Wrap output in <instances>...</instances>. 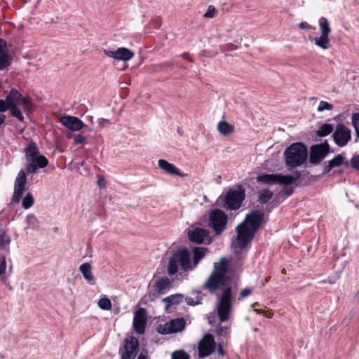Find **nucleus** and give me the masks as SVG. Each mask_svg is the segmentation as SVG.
Returning <instances> with one entry per match:
<instances>
[{"mask_svg": "<svg viewBox=\"0 0 359 359\" xmlns=\"http://www.w3.org/2000/svg\"><path fill=\"white\" fill-rule=\"evenodd\" d=\"M299 27L302 29H311V26L306 22H301Z\"/></svg>", "mask_w": 359, "mask_h": 359, "instance_id": "obj_52", "label": "nucleus"}, {"mask_svg": "<svg viewBox=\"0 0 359 359\" xmlns=\"http://www.w3.org/2000/svg\"><path fill=\"white\" fill-rule=\"evenodd\" d=\"M10 107V104L6 100H0V112L6 111Z\"/></svg>", "mask_w": 359, "mask_h": 359, "instance_id": "obj_47", "label": "nucleus"}, {"mask_svg": "<svg viewBox=\"0 0 359 359\" xmlns=\"http://www.w3.org/2000/svg\"><path fill=\"white\" fill-rule=\"evenodd\" d=\"M6 270V262L5 258H3L0 262V275L4 274Z\"/></svg>", "mask_w": 359, "mask_h": 359, "instance_id": "obj_48", "label": "nucleus"}, {"mask_svg": "<svg viewBox=\"0 0 359 359\" xmlns=\"http://www.w3.org/2000/svg\"><path fill=\"white\" fill-rule=\"evenodd\" d=\"M254 311H255L257 314H259V315L262 314V315H263L264 310L259 309H254Z\"/></svg>", "mask_w": 359, "mask_h": 359, "instance_id": "obj_57", "label": "nucleus"}, {"mask_svg": "<svg viewBox=\"0 0 359 359\" xmlns=\"http://www.w3.org/2000/svg\"><path fill=\"white\" fill-rule=\"evenodd\" d=\"M344 156L341 154H337L335 156L332 160L329 161L328 162L330 163V165L332 166V168L339 167L341 165L344 163Z\"/></svg>", "mask_w": 359, "mask_h": 359, "instance_id": "obj_35", "label": "nucleus"}, {"mask_svg": "<svg viewBox=\"0 0 359 359\" xmlns=\"http://www.w3.org/2000/svg\"><path fill=\"white\" fill-rule=\"evenodd\" d=\"M183 295L180 294H176L168 296L163 299L166 303V309L172 306L179 304L182 302Z\"/></svg>", "mask_w": 359, "mask_h": 359, "instance_id": "obj_26", "label": "nucleus"}, {"mask_svg": "<svg viewBox=\"0 0 359 359\" xmlns=\"http://www.w3.org/2000/svg\"><path fill=\"white\" fill-rule=\"evenodd\" d=\"M182 57L186 60L189 61L190 62H194L193 59L190 57V55L187 52H184L181 55Z\"/></svg>", "mask_w": 359, "mask_h": 359, "instance_id": "obj_51", "label": "nucleus"}, {"mask_svg": "<svg viewBox=\"0 0 359 359\" xmlns=\"http://www.w3.org/2000/svg\"><path fill=\"white\" fill-rule=\"evenodd\" d=\"M273 197V192L269 189H264L261 191L258 194V201L264 204L268 203Z\"/></svg>", "mask_w": 359, "mask_h": 359, "instance_id": "obj_28", "label": "nucleus"}, {"mask_svg": "<svg viewBox=\"0 0 359 359\" xmlns=\"http://www.w3.org/2000/svg\"><path fill=\"white\" fill-rule=\"evenodd\" d=\"M6 100L10 104L8 109L13 116L20 121H24V116L18 106H21L25 112H28L32 109V102L29 97H24L18 90L11 89L6 97Z\"/></svg>", "mask_w": 359, "mask_h": 359, "instance_id": "obj_5", "label": "nucleus"}, {"mask_svg": "<svg viewBox=\"0 0 359 359\" xmlns=\"http://www.w3.org/2000/svg\"><path fill=\"white\" fill-rule=\"evenodd\" d=\"M292 176H293V177L294 179V182H295L297 180H299L301 178L302 175H301V173L299 172L295 171L294 172V175H292Z\"/></svg>", "mask_w": 359, "mask_h": 359, "instance_id": "obj_54", "label": "nucleus"}, {"mask_svg": "<svg viewBox=\"0 0 359 359\" xmlns=\"http://www.w3.org/2000/svg\"><path fill=\"white\" fill-rule=\"evenodd\" d=\"M158 165L161 169L169 175H175L180 177H184L187 175V174L182 173L175 165L169 163L166 160H158Z\"/></svg>", "mask_w": 359, "mask_h": 359, "instance_id": "obj_20", "label": "nucleus"}, {"mask_svg": "<svg viewBox=\"0 0 359 359\" xmlns=\"http://www.w3.org/2000/svg\"><path fill=\"white\" fill-rule=\"evenodd\" d=\"M202 299L201 292H197L196 297H187L185 301L189 306H196L201 304Z\"/></svg>", "mask_w": 359, "mask_h": 359, "instance_id": "obj_32", "label": "nucleus"}, {"mask_svg": "<svg viewBox=\"0 0 359 359\" xmlns=\"http://www.w3.org/2000/svg\"><path fill=\"white\" fill-rule=\"evenodd\" d=\"M80 271L83 274L84 278L90 284L95 283V277L92 273L91 265L86 262L82 264L79 267Z\"/></svg>", "mask_w": 359, "mask_h": 359, "instance_id": "obj_23", "label": "nucleus"}, {"mask_svg": "<svg viewBox=\"0 0 359 359\" xmlns=\"http://www.w3.org/2000/svg\"><path fill=\"white\" fill-rule=\"evenodd\" d=\"M351 165L352 168L359 170V154L353 156L351 159Z\"/></svg>", "mask_w": 359, "mask_h": 359, "instance_id": "obj_43", "label": "nucleus"}, {"mask_svg": "<svg viewBox=\"0 0 359 359\" xmlns=\"http://www.w3.org/2000/svg\"><path fill=\"white\" fill-rule=\"evenodd\" d=\"M257 304H258V303H257V302H255V303L253 304V306H255V305H257Z\"/></svg>", "mask_w": 359, "mask_h": 359, "instance_id": "obj_61", "label": "nucleus"}, {"mask_svg": "<svg viewBox=\"0 0 359 359\" xmlns=\"http://www.w3.org/2000/svg\"><path fill=\"white\" fill-rule=\"evenodd\" d=\"M209 233L208 229L196 227L188 232V238L191 243L201 244L209 236Z\"/></svg>", "mask_w": 359, "mask_h": 359, "instance_id": "obj_18", "label": "nucleus"}, {"mask_svg": "<svg viewBox=\"0 0 359 359\" xmlns=\"http://www.w3.org/2000/svg\"><path fill=\"white\" fill-rule=\"evenodd\" d=\"M27 222L28 224L29 227H35L37 226L39 221L36 217L33 214H29L26 217Z\"/></svg>", "mask_w": 359, "mask_h": 359, "instance_id": "obj_38", "label": "nucleus"}, {"mask_svg": "<svg viewBox=\"0 0 359 359\" xmlns=\"http://www.w3.org/2000/svg\"><path fill=\"white\" fill-rule=\"evenodd\" d=\"M185 325L186 323L183 318H176L163 325H159L157 327V332L161 334L178 332L184 330Z\"/></svg>", "mask_w": 359, "mask_h": 359, "instance_id": "obj_12", "label": "nucleus"}, {"mask_svg": "<svg viewBox=\"0 0 359 359\" xmlns=\"http://www.w3.org/2000/svg\"><path fill=\"white\" fill-rule=\"evenodd\" d=\"M26 172L21 170L19 171L14 182V191L11 198L12 202L18 203L20 201L26 189Z\"/></svg>", "mask_w": 359, "mask_h": 359, "instance_id": "obj_10", "label": "nucleus"}, {"mask_svg": "<svg viewBox=\"0 0 359 359\" xmlns=\"http://www.w3.org/2000/svg\"><path fill=\"white\" fill-rule=\"evenodd\" d=\"M266 222L263 210H254L248 213L244 220L239 224L236 231L237 233L235 245L241 250L244 249L250 243L257 231Z\"/></svg>", "mask_w": 359, "mask_h": 359, "instance_id": "obj_2", "label": "nucleus"}, {"mask_svg": "<svg viewBox=\"0 0 359 359\" xmlns=\"http://www.w3.org/2000/svg\"><path fill=\"white\" fill-rule=\"evenodd\" d=\"M335 282H336V279L334 278L328 277L327 279L322 280L320 283L322 284H324V283L334 284Z\"/></svg>", "mask_w": 359, "mask_h": 359, "instance_id": "obj_50", "label": "nucleus"}, {"mask_svg": "<svg viewBox=\"0 0 359 359\" xmlns=\"http://www.w3.org/2000/svg\"><path fill=\"white\" fill-rule=\"evenodd\" d=\"M319 27L321 32V34L329 35L331 32V28L328 23L327 18L321 17L319 19Z\"/></svg>", "mask_w": 359, "mask_h": 359, "instance_id": "obj_30", "label": "nucleus"}, {"mask_svg": "<svg viewBox=\"0 0 359 359\" xmlns=\"http://www.w3.org/2000/svg\"><path fill=\"white\" fill-rule=\"evenodd\" d=\"M293 192V189H290L289 190L287 191V194L289 196V195H291Z\"/></svg>", "mask_w": 359, "mask_h": 359, "instance_id": "obj_59", "label": "nucleus"}, {"mask_svg": "<svg viewBox=\"0 0 359 359\" xmlns=\"http://www.w3.org/2000/svg\"><path fill=\"white\" fill-rule=\"evenodd\" d=\"M245 198V189L241 184L236 185L229 189L224 197L220 196L219 200L221 205L227 210H237L244 201Z\"/></svg>", "mask_w": 359, "mask_h": 359, "instance_id": "obj_7", "label": "nucleus"}, {"mask_svg": "<svg viewBox=\"0 0 359 359\" xmlns=\"http://www.w3.org/2000/svg\"><path fill=\"white\" fill-rule=\"evenodd\" d=\"M191 252L193 254L191 264L194 270L195 268L197 267L199 262L205 256V255L208 252V248L203 247H194L192 248Z\"/></svg>", "mask_w": 359, "mask_h": 359, "instance_id": "obj_21", "label": "nucleus"}, {"mask_svg": "<svg viewBox=\"0 0 359 359\" xmlns=\"http://www.w3.org/2000/svg\"><path fill=\"white\" fill-rule=\"evenodd\" d=\"M227 271L228 262L223 257L219 263H215L212 271L202 286L203 290L211 294L222 290L217 307V314L221 323L229 320L232 307V287L226 284L229 280Z\"/></svg>", "mask_w": 359, "mask_h": 359, "instance_id": "obj_1", "label": "nucleus"}, {"mask_svg": "<svg viewBox=\"0 0 359 359\" xmlns=\"http://www.w3.org/2000/svg\"><path fill=\"white\" fill-rule=\"evenodd\" d=\"M345 164H346V165H347V166L348 165V162H346V163H345Z\"/></svg>", "mask_w": 359, "mask_h": 359, "instance_id": "obj_63", "label": "nucleus"}, {"mask_svg": "<svg viewBox=\"0 0 359 359\" xmlns=\"http://www.w3.org/2000/svg\"><path fill=\"white\" fill-rule=\"evenodd\" d=\"M12 60V57L8 55L7 42L0 38V70H4L9 67Z\"/></svg>", "mask_w": 359, "mask_h": 359, "instance_id": "obj_19", "label": "nucleus"}, {"mask_svg": "<svg viewBox=\"0 0 359 359\" xmlns=\"http://www.w3.org/2000/svg\"><path fill=\"white\" fill-rule=\"evenodd\" d=\"M98 306L102 310L109 311L111 309V302L106 297H102L98 301Z\"/></svg>", "mask_w": 359, "mask_h": 359, "instance_id": "obj_34", "label": "nucleus"}, {"mask_svg": "<svg viewBox=\"0 0 359 359\" xmlns=\"http://www.w3.org/2000/svg\"><path fill=\"white\" fill-rule=\"evenodd\" d=\"M333 131V126L329 123L323 124L317 130L316 134L319 137H325Z\"/></svg>", "mask_w": 359, "mask_h": 359, "instance_id": "obj_31", "label": "nucleus"}, {"mask_svg": "<svg viewBox=\"0 0 359 359\" xmlns=\"http://www.w3.org/2000/svg\"><path fill=\"white\" fill-rule=\"evenodd\" d=\"M285 270L283 269L282 273H285Z\"/></svg>", "mask_w": 359, "mask_h": 359, "instance_id": "obj_62", "label": "nucleus"}, {"mask_svg": "<svg viewBox=\"0 0 359 359\" xmlns=\"http://www.w3.org/2000/svg\"><path fill=\"white\" fill-rule=\"evenodd\" d=\"M69 137L74 138V141L76 144H83L86 140V137L81 134H76L73 136H69Z\"/></svg>", "mask_w": 359, "mask_h": 359, "instance_id": "obj_41", "label": "nucleus"}, {"mask_svg": "<svg viewBox=\"0 0 359 359\" xmlns=\"http://www.w3.org/2000/svg\"><path fill=\"white\" fill-rule=\"evenodd\" d=\"M103 52L107 57L117 60L128 61L134 57V53L125 47L118 48L116 50L104 49Z\"/></svg>", "mask_w": 359, "mask_h": 359, "instance_id": "obj_16", "label": "nucleus"}, {"mask_svg": "<svg viewBox=\"0 0 359 359\" xmlns=\"http://www.w3.org/2000/svg\"><path fill=\"white\" fill-rule=\"evenodd\" d=\"M263 316L271 318L273 316V312L271 310H264Z\"/></svg>", "mask_w": 359, "mask_h": 359, "instance_id": "obj_53", "label": "nucleus"}, {"mask_svg": "<svg viewBox=\"0 0 359 359\" xmlns=\"http://www.w3.org/2000/svg\"><path fill=\"white\" fill-rule=\"evenodd\" d=\"M278 174H261L258 175L256 180L258 183L266 184H276Z\"/></svg>", "mask_w": 359, "mask_h": 359, "instance_id": "obj_24", "label": "nucleus"}, {"mask_svg": "<svg viewBox=\"0 0 359 359\" xmlns=\"http://www.w3.org/2000/svg\"><path fill=\"white\" fill-rule=\"evenodd\" d=\"M147 316L144 308H140L135 312L133 318V328L138 334H143L145 332Z\"/></svg>", "mask_w": 359, "mask_h": 359, "instance_id": "obj_15", "label": "nucleus"}, {"mask_svg": "<svg viewBox=\"0 0 359 359\" xmlns=\"http://www.w3.org/2000/svg\"><path fill=\"white\" fill-rule=\"evenodd\" d=\"M332 168H333L332 166L330 165V163L329 162H327V164H326V162H325L323 170V174L325 175V174L329 173L332 170Z\"/></svg>", "mask_w": 359, "mask_h": 359, "instance_id": "obj_49", "label": "nucleus"}, {"mask_svg": "<svg viewBox=\"0 0 359 359\" xmlns=\"http://www.w3.org/2000/svg\"><path fill=\"white\" fill-rule=\"evenodd\" d=\"M218 352H219V354L221 355H224V350L223 348V346L222 344H219V346H218Z\"/></svg>", "mask_w": 359, "mask_h": 359, "instance_id": "obj_55", "label": "nucleus"}, {"mask_svg": "<svg viewBox=\"0 0 359 359\" xmlns=\"http://www.w3.org/2000/svg\"><path fill=\"white\" fill-rule=\"evenodd\" d=\"M217 130L223 135L227 136L234 131V126L225 121H221L217 123Z\"/></svg>", "mask_w": 359, "mask_h": 359, "instance_id": "obj_25", "label": "nucleus"}, {"mask_svg": "<svg viewBox=\"0 0 359 359\" xmlns=\"http://www.w3.org/2000/svg\"><path fill=\"white\" fill-rule=\"evenodd\" d=\"M330 146L325 143L314 144L310 148L309 162L313 165L319 164L329 154Z\"/></svg>", "mask_w": 359, "mask_h": 359, "instance_id": "obj_9", "label": "nucleus"}, {"mask_svg": "<svg viewBox=\"0 0 359 359\" xmlns=\"http://www.w3.org/2000/svg\"><path fill=\"white\" fill-rule=\"evenodd\" d=\"M332 109L333 105L326 101H320L318 107V111H323L324 110H332Z\"/></svg>", "mask_w": 359, "mask_h": 359, "instance_id": "obj_40", "label": "nucleus"}, {"mask_svg": "<svg viewBox=\"0 0 359 359\" xmlns=\"http://www.w3.org/2000/svg\"><path fill=\"white\" fill-rule=\"evenodd\" d=\"M34 203V199L30 192H27L22 201V206L23 208L27 210L32 207Z\"/></svg>", "mask_w": 359, "mask_h": 359, "instance_id": "obj_33", "label": "nucleus"}, {"mask_svg": "<svg viewBox=\"0 0 359 359\" xmlns=\"http://www.w3.org/2000/svg\"><path fill=\"white\" fill-rule=\"evenodd\" d=\"M252 292V289L246 287L240 292L239 299H243V298L249 296L250 294H251Z\"/></svg>", "mask_w": 359, "mask_h": 359, "instance_id": "obj_46", "label": "nucleus"}, {"mask_svg": "<svg viewBox=\"0 0 359 359\" xmlns=\"http://www.w3.org/2000/svg\"><path fill=\"white\" fill-rule=\"evenodd\" d=\"M335 144L339 147H344L351 140V130L341 123L337 125L332 135Z\"/></svg>", "mask_w": 359, "mask_h": 359, "instance_id": "obj_14", "label": "nucleus"}, {"mask_svg": "<svg viewBox=\"0 0 359 359\" xmlns=\"http://www.w3.org/2000/svg\"><path fill=\"white\" fill-rule=\"evenodd\" d=\"M215 8L212 6H209L207 12L204 15V17L208 18H212L215 15Z\"/></svg>", "mask_w": 359, "mask_h": 359, "instance_id": "obj_44", "label": "nucleus"}, {"mask_svg": "<svg viewBox=\"0 0 359 359\" xmlns=\"http://www.w3.org/2000/svg\"><path fill=\"white\" fill-rule=\"evenodd\" d=\"M285 162L290 170L302 165L308 157V151L302 142L292 143L284 151Z\"/></svg>", "mask_w": 359, "mask_h": 359, "instance_id": "obj_6", "label": "nucleus"}, {"mask_svg": "<svg viewBox=\"0 0 359 359\" xmlns=\"http://www.w3.org/2000/svg\"><path fill=\"white\" fill-rule=\"evenodd\" d=\"M216 343L213 336L205 334L198 343V355L201 358L208 357L215 350Z\"/></svg>", "mask_w": 359, "mask_h": 359, "instance_id": "obj_13", "label": "nucleus"}, {"mask_svg": "<svg viewBox=\"0 0 359 359\" xmlns=\"http://www.w3.org/2000/svg\"><path fill=\"white\" fill-rule=\"evenodd\" d=\"M294 183V179L291 175H283L280 174H278L276 184H283V185H290Z\"/></svg>", "mask_w": 359, "mask_h": 359, "instance_id": "obj_29", "label": "nucleus"}, {"mask_svg": "<svg viewBox=\"0 0 359 359\" xmlns=\"http://www.w3.org/2000/svg\"><path fill=\"white\" fill-rule=\"evenodd\" d=\"M139 351V341L131 337L124 340L123 348L119 352L121 359H135Z\"/></svg>", "mask_w": 359, "mask_h": 359, "instance_id": "obj_11", "label": "nucleus"}, {"mask_svg": "<svg viewBox=\"0 0 359 359\" xmlns=\"http://www.w3.org/2000/svg\"><path fill=\"white\" fill-rule=\"evenodd\" d=\"M11 242L10 236L5 232H0V248L4 249Z\"/></svg>", "mask_w": 359, "mask_h": 359, "instance_id": "obj_36", "label": "nucleus"}, {"mask_svg": "<svg viewBox=\"0 0 359 359\" xmlns=\"http://www.w3.org/2000/svg\"><path fill=\"white\" fill-rule=\"evenodd\" d=\"M5 119H6V116L4 114H0V126L4 123Z\"/></svg>", "mask_w": 359, "mask_h": 359, "instance_id": "obj_56", "label": "nucleus"}, {"mask_svg": "<svg viewBox=\"0 0 359 359\" xmlns=\"http://www.w3.org/2000/svg\"><path fill=\"white\" fill-rule=\"evenodd\" d=\"M228 223L227 215L221 209H214L208 216V226L216 235H221L226 229Z\"/></svg>", "mask_w": 359, "mask_h": 359, "instance_id": "obj_8", "label": "nucleus"}, {"mask_svg": "<svg viewBox=\"0 0 359 359\" xmlns=\"http://www.w3.org/2000/svg\"><path fill=\"white\" fill-rule=\"evenodd\" d=\"M171 285L170 279L167 277L160 278L153 285L154 290L158 294L165 293V290Z\"/></svg>", "mask_w": 359, "mask_h": 359, "instance_id": "obj_22", "label": "nucleus"}, {"mask_svg": "<svg viewBox=\"0 0 359 359\" xmlns=\"http://www.w3.org/2000/svg\"><path fill=\"white\" fill-rule=\"evenodd\" d=\"M179 269L189 273L193 271L190 251L186 248H180L170 257L167 272L170 276L175 275Z\"/></svg>", "mask_w": 359, "mask_h": 359, "instance_id": "obj_3", "label": "nucleus"}, {"mask_svg": "<svg viewBox=\"0 0 359 359\" xmlns=\"http://www.w3.org/2000/svg\"><path fill=\"white\" fill-rule=\"evenodd\" d=\"M161 24H162V20H161V18H159V17H156V18L152 19L149 22V25L154 29H158V28H160V27L161 26Z\"/></svg>", "mask_w": 359, "mask_h": 359, "instance_id": "obj_42", "label": "nucleus"}, {"mask_svg": "<svg viewBox=\"0 0 359 359\" xmlns=\"http://www.w3.org/2000/svg\"><path fill=\"white\" fill-rule=\"evenodd\" d=\"M103 182H104V180H98V185L102 186Z\"/></svg>", "mask_w": 359, "mask_h": 359, "instance_id": "obj_60", "label": "nucleus"}, {"mask_svg": "<svg viewBox=\"0 0 359 359\" xmlns=\"http://www.w3.org/2000/svg\"><path fill=\"white\" fill-rule=\"evenodd\" d=\"M60 123L68 129L74 131H79L87 127L81 119L76 116H63L60 118Z\"/></svg>", "mask_w": 359, "mask_h": 359, "instance_id": "obj_17", "label": "nucleus"}, {"mask_svg": "<svg viewBox=\"0 0 359 359\" xmlns=\"http://www.w3.org/2000/svg\"><path fill=\"white\" fill-rule=\"evenodd\" d=\"M352 125L354 127L357 136L359 138V113H354L351 117Z\"/></svg>", "mask_w": 359, "mask_h": 359, "instance_id": "obj_37", "label": "nucleus"}, {"mask_svg": "<svg viewBox=\"0 0 359 359\" xmlns=\"http://www.w3.org/2000/svg\"><path fill=\"white\" fill-rule=\"evenodd\" d=\"M227 327L222 326L221 325H218L216 328V332L219 336L225 337L227 334Z\"/></svg>", "mask_w": 359, "mask_h": 359, "instance_id": "obj_45", "label": "nucleus"}, {"mask_svg": "<svg viewBox=\"0 0 359 359\" xmlns=\"http://www.w3.org/2000/svg\"><path fill=\"white\" fill-rule=\"evenodd\" d=\"M137 359H147V356L144 354L140 353L138 355Z\"/></svg>", "mask_w": 359, "mask_h": 359, "instance_id": "obj_58", "label": "nucleus"}, {"mask_svg": "<svg viewBox=\"0 0 359 359\" xmlns=\"http://www.w3.org/2000/svg\"><path fill=\"white\" fill-rule=\"evenodd\" d=\"M328 36L329 35L321 34L320 37H316L315 44L325 50L330 48V43Z\"/></svg>", "mask_w": 359, "mask_h": 359, "instance_id": "obj_27", "label": "nucleus"}, {"mask_svg": "<svg viewBox=\"0 0 359 359\" xmlns=\"http://www.w3.org/2000/svg\"><path fill=\"white\" fill-rule=\"evenodd\" d=\"M25 159L27 165L25 168L26 175L34 174L37 170L44 168L48 165V158L40 154L39 149L35 142L31 141L25 149Z\"/></svg>", "mask_w": 359, "mask_h": 359, "instance_id": "obj_4", "label": "nucleus"}, {"mask_svg": "<svg viewBox=\"0 0 359 359\" xmlns=\"http://www.w3.org/2000/svg\"><path fill=\"white\" fill-rule=\"evenodd\" d=\"M172 359H189V355L184 351H176L172 353Z\"/></svg>", "mask_w": 359, "mask_h": 359, "instance_id": "obj_39", "label": "nucleus"}]
</instances>
